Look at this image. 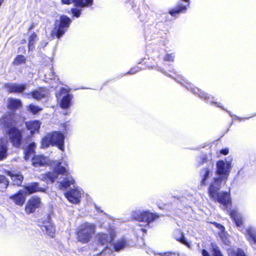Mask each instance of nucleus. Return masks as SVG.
Segmentation results:
<instances>
[{
	"instance_id": "nucleus-1",
	"label": "nucleus",
	"mask_w": 256,
	"mask_h": 256,
	"mask_svg": "<svg viewBox=\"0 0 256 256\" xmlns=\"http://www.w3.org/2000/svg\"><path fill=\"white\" fill-rule=\"evenodd\" d=\"M62 161H56L54 162V172H48L44 175V178L45 180L54 182L57 180L59 183V188L61 190L66 189L74 182V180L70 175L68 170L65 167L62 166Z\"/></svg>"
},
{
	"instance_id": "nucleus-2",
	"label": "nucleus",
	"mask_w": 256,
	"mask_h": 256,
	"mask_svg": "<svg viewBox=\"0 0 256 256\" xmlns=\"http://www.w3.org/2000/svg\"><path fill=\"white\" fill-rule=\"evenodd\" d=\"M220 180L216 178L210 182L208 187V195L211 199L222 204L224 207L226 208L227 204L230 203V194L227 192H221L218 190L221 188Z\"/></svg>"
},
{
	"instance_id": "nucleus-3",
	"label": "nucleus",
	"mask_w": 256,
	"mask_h": 256,
	"mask_svg": "<svg viewBox=\"0 0 256 256\" xmlns=\"http://www.w3.org/2000/svg\"><path fill=\"white\" fill-rule=\"evenodd\" d=\"M70 23L71 20L68 17L60 16V20H56L55 22L54 27L52 31V36L60 38L67 30Z\"/></svg>"
},
{
	"instance_id": "nucleus-4",
	"label": "nucleus",
	"mask_w": 256,
	"mask_h": 256,
	"mask_svg": "<svg viewBox=\"0 0 256 256\" xmlns=\"http://www.w3.org/2000/svg\"><path fill=\"white\" fill-rule=\"evenodd\" d=\"M94 226L88 222L81 224L77 232V238L78 241L83 243L87 242L94 232Z\"/></svg>"
},
{
	"instance_id": "nucleus-5",
	"label": "nucleus",
	"mask_w": 256,
	"mask_h": 256,
	"mask_svg": "<svg viewBox=\"0 0 256 256\" xmlns=\"http://www.w3.org/2000/svg\"><path fill=\"white\" fill-rule=\"evenodd\" d=\"M231 169V163L230 162H224L223 160H218L216 163V173L218 175V177L214 178L213 180L216 178L220 180V184L222 182L225 184L229 176Z\"/></svg>"
},
{
	"instance_id": "nucleus-6",
	"label": "nucleus",
	"mask_w": 256,
	"mask_h": 256,
	"mask_svg": "<svg viewBox=\"0 0 256 256\" xmlns=\"http://www.w3.org/2000/svg\"><path fill=\"white\" fill-rule=\"evenodd\" d=\"M132 217L138 221L145 222L149 225L150 223L152 222L156 218H158L154 214L148 211L135 210L132 214Z\"/></svg>"
},
{
	"instance_id": "nucleus-7",
	"label": "nucleus",
	"mask_w": 256,
	"mask_h": 256,
	"mask_svg": "<svg viewBox=\"0 0 256 256\" xmlns=\"http://www.w3.org/2000/svg\"><path fill=\"white\" fill-rule=\"evenodd\" d=\"M0 125L5 132L16 127V122L14 114L9 112L4 114L0 118Z\"/></svg>"
},
{
	"instance_id": "nucleus-8",
	"label": "nucleus",
	"mask_w": 256,
	"mask_h": 256,
	"mask_svg": "<svg viewBox=\"0 0 256 256\" xmlns=\"http://www.w3.org/2000/svg\"><path fill=\"white\" fill-rule=\"evenodd\" d=\"M10 142L15 147L20 146L22 142V131L16 127L6 132Z\"/></svg>"
},
{
	"instance_id": "nucleus-9",
	"label": "nucleus",
	"mask_w": 256,
	"mask_h": 256,
	"mask_svg": "<svg viewBox=\"0 0 256 256\" xmlns=\"http://www.w3.org/2000/svg\"><path fill=\"white\" fill-rule=\"evenodd\" d=\"M4 87L10 93L20 94L22 93L26 90V85L12 82L5 84Z\"/></svg>"
},
{
	"instance_id": "nucleus-10",
	"label": "nucleus",
	"mask_w": 256,
	"mask_h": 256,
	"mask_svg": "<svg viewBox=\"0 0 256 256\" xmlns=\"http://www.w3.org/2000/svg\"><path fill=\"white\" fill-rule=\"evenodd\" d=\"M52 138V146L56 145L62 151L64 150V136L60 132H54L50 133Z\"/></svg>"
},
{
	"instance_id": "nucleus-11",
	"label": "nucleus",
	"mask_w": 256,
	"mask_h": 256,
	"mask_svg": "<svg viewBox=\"0 0 256 256\" xmlns=\"http://www.w3.org/2000/svg\"><path fill=\"white\" fill-rule=\"evenodd\" d=\"M110 236L107 234L100 233L98 236V238L99 242L102 246H104L105 248H108V246L110 244V242L113 240L114 236V232L113 230H110Z\"/></svg>"
},
{
	"instance_id": "nucleus-12",
	"label": "nucleus",
	"mask_w": 256,
	"mask_h": 256,
	"mask_svg": "<svg viewBox=\"0 0 256 256\" xmlns=\"http://www.w3.org/2000/svg\"><path fill=\"white\" fill-rule=\"evenodd\" d=\"M81 192L78 189H72L65 194L67 199L72 203L78 204L80 202Z\"/></svg>"
},
{
	"instance_id": "nucleus-13",
	"label": "nucleus",
	"mask_w": 256,
	"mask_h": 256,
	"mask_svg": "<svg viewBox=\"0 0 256 256\" xmlns=\"http://www.w3.org/2000/svg\"><path fill=\"white\" fill-rule=\"evenodd\" d=\"M8 142L6 138H0V161L5 160L8 156Z\"/></svg>"
},
{
	"instance_id": "nucleus-14",
	"label": "nucleus",
	"mask_w": 256,
	"mask_h": 256,
	"mask_svg": "<svg viewBox=\"0 0 256 256\" xmlns=\"http://www.w3.org/2000/svg\"><path fill=\"white\" fill-rule=\"evenodd\" d=\"M48 94V90L45 88H39L31 92L32 96L36 100H40L42 98H45ZM24 95L29 98L30 94H24Z\"/></svg>"
},
{
	"instance_id": "nucleus-15",
	"label": "nucleus",
	"mask_w": 256,
	"mask_h": 256,
	"mask_svg": "<svg viewBox=\"0 0 256 256\" xmlns=\"http://www.w3.org/2000/svg\"><path fill=\"white\" fill-rule=\"evenodd\" d=\"M40 203L39 198H33L29 200L26 206V211L28 214L32 213L38 208Z\"/></svg>"
},
{
	"instance_id": "nucleus-16",
	"label": "nucleus",
	"mask_w": 256,
	"mask_h": 256,
	"mask_svg": "<svg viewBox=\"0 0 256 256\" xmlns=\"http://www.w3.org/2000/svg\"><path fill=\"white\" fill-rule=\"evenodd\" d=\"M26 195V192L20 190L17 194L10 196V198L16 204L22 206L25 202Z\"/></svg>"
},
{
	"instance_id": "nucleus-17",
	"label": "nucleus",
	"mask_w": 256,
	"mask_h": 256,
	"mask_svg": "<svg viewBox=\"0 0 256 256\" xmlns=\"http://www.w3.org/2000/svg\"><path fill=\"white\" fill-rule=\"evenodd\" d=\"M63 4H69L74 3L75 5L80 7H88L93 4V0H62Z\"/></svg>"
},
{
	"instance_id": "nucleus-18",
	"label": "nucleus",
	"mask_w": 256,
	"mask_h": 256,
	"mask_svg": "<svg viewBox=\"0 0 256 256\" xmlns=\"http://www.w3.org/2000/svg\"><path fill=\"white\" fill-rule=\"evenodd\" d=\"M246 236L251 245L256 244V228L252 226L247 228Z\"/></svg>"
},
{
	"instance_id": "nucleus-19",
	"label": "nucleus",
	"mask_w": 256,
	"mask_h": 256,
	"mask_svg": "<svg viewBox=\"0 0 256 256\" xmlns=\"http://www.w3.org/2000/svg\"><path fill=\"white\" fill-rule=\"evenodd\" d=\"M41 125V122L36 120L26 122V128L30 130L31 134L38 132Z\"/></svg>"
},
{
	"instance_id": "nucleus-20",
	"label": "nucleus",
	"mask_w": 256,
	"mask_h": 256,
	"mask_svg": "<svg viewBox=\"0 0 256 256\" xmlns=\"http://www.w3.org/2000/svg\"><path fill=\"white\" fill-rule=\"evenodd\" d=\"M174 237L177 241H178L182 244L186 245L188 248L190 247V243L186 239L183 232L180 230H175L174 232Z\"/></svg>"
},
{
	"instance_id": "nucleus-21",
	"label": "nucleus",
	"mask_w": 256,
	"mask_h": 256,
	"mask_svg": "<svg viewBox=\"0 0 256 256\" xmlns=\"http://www.w3.org/2000/svg\"><path fill=\"white\" fill-rule=\"evenodd\" d=\"M22 106V102L20 100L10 98L8 99L7 106L10 110H16L20 108Z\"/></svg>"
},
{
	"instance_id": "nucleus-22",
	"label": "nucleus",
	"mask_w": 256,
	"mask_h": 256,
	"mask_svg": "<svg viewBox=\"0 0 256 256\" xmlns=\"http://www.w3.org/2000/svg\"><path fill=\"white\" fill-rule=\"evenodd\" d=\"M40 228L44 232H46L50 236L53 238L54 236L56 229L51 222H48L44 223V224L41 226Z\"/></svg>"
},
{
	"instance_id": "nucleus-23",
	"label": "nucleus",
	"mask_w": 256,
	"mask_h": 256,
	"mask_svg": "<svg viewBox=\"0 0 256 256\" xmlns=\"http://www.w3.org/2000/svg\"><path fill=\"white\" fill-rule=\"evenodd\" d=\"M230 216L234 222L236 226L241 228L242 225V218L236 210H233L230 212Z\"/></svg>"
},
{
	"instance_id": "nucleus-24",
	"label": "nucleus",
	"mask_w": 256,
	"mask_h": 256,
	"mask_svg": "<svg viewBox=\"0 0 256 256\" xmlns=\"http://www.w3.org/2000/svg\"><path fill=\"white\" fill-rule=\"evenodd\" d=\"M182 0L186 2H188V4L186 5H184L182 4H180L176 8L170 10L169 14L172 16H174L180 12H186V10L187 9V6H189V0Z\"/></svg>"
},
{
	"instance_id": "nucleus-25",
	"label": "nucleus",
	"mask_w": 256,
	"mask_h": 256,
	"mask_svg": "<svg viewBox=\"0 0 256 256\" xmlns=\"http://www.w3.org/2000/svg\"><path fill=\"white\" fill-rule=\"evenodd\" d=\"M212 164L209 166L208 167L204 168L200 171V176L202 178L201 180V185L206 186V180L210 176V174L212 172Z\"/></svg>"
},
{
	"instance_id": "nucleus-26",
	"label": "nucleus",
	"mask_w": 256,
	"mask_h": 256,
	"mask_svg": "<svg viewBox=\"0 0 256 256\" xmlns=\"http://www.w3.org/2000/svg\"><path fill=\"white\" fill-rule=\"evenodd\" d=\"M36 147V144L34 142H32L25 148L24 159L26 160H28L32 157H34Z\"/></svg>"
},
{
	"instance_id": "nucleus-27",
	"label": "nucleus",
	"mask_w": 256,
	"mask_h": 256,
	"mask_svg": "<svg viewBox=\"0 0 256 256\" xmlns=\"http://www.w3.org/2000/svg\"><path fill=\"white\" fill-rule=\"evenodd\" d=\"M26 191L25 192L30 194L37 192H44V189L40 188L38 186V184L36 182L32 183L25 187Z\"/></svg>"
},
{
	"instance_id": "nucleus-28",
	"label": "nucleus",
	"mask_w": 256,
	"mask_h": 256,
	"mask_svg": "<svg viewBox=\"0 0 256 256\" xmlns=\"http://www.w3.org/2000/svg\"><path fill=\"white\" fill-rule=\"evenodd\" d=\"M72 98V96L70 94H68L67 95L64 96L61 100V108H68L70 106Z\"/></svg>"
},
{
	"instance_id": "nucleus-29",
	"label": "nucleus",
	"mask_w": 256,
	"mask_h": 256,
	"mask_svg": "<svg viewBox=\"0 0 256 256\" xmlns=\"http://www.w3.org/2000/svg\"><path fill=\"white\" fill-rule=\"evenodd\" d=\"M32 165L35 167L42 166L45 163L44 158L42 156H36L32 157Z\"/></svg>"
},
{
	"instance_id": "nucleus-30",
	"label": "nucleus",
	"mask_w": 256,
	"mask_h": 256,
	"mask_svg": "<svg viewBox=\"0 0 256 256\" xmlns=\"http://www.w3.org/2000/svg\"><path fill=\"white\" fill-rule=\"evenodd\" d=\"M50 133L47 134L42 140V148H45L48 147L50 144L52 146V138Z\"/></svg>"
},
{
	"instance_id": "nucleus-31",
	"label": "nucleus",
	"mask_w": 256,
	"mask_h": 256,
	"mask_svg": "<svg viewBox=\"0 0 256 256\" xmlns=\"http://www.w3.org/2000/svg\"><path fill=\"white\" fill-rule=\"evenodd\" d=\"M38 40V36L36 33H33L30 35L28 39V50H32L34 48V44Z\"/></svg>"
},
{
	"instance_id": "nucleus-32",
	"label": "nucleus",
	"mask_w": 256,
	"mask_h": 256,
	"mask_svg": "<svg viewBox=\"0 0 256 256\" xmlns=\"http://www.w3.org/2000/svg\"><path fill=\"white\" fill-rule=\"evenodd\" d=\"M11 178L14 182V185L20 186L24 179L23 176L19 174H12L11 175Z\"/></svg>"
},
{
	"instance_id": "nucleus-33",
	"label": "nucleus",
	"mask_w": 256,
	"mask_h": 256,
	"mask_svg": "<svg viewBox=\"0 0 256 256\" xmlns=\"http://www.w3.org/2000/svg\"><path fill=\"white\" fill-rule=\"evenodd\" d=\"M26 58L22 55H18L14 59L12 64L14 66H20L22 64H24L26 62Z\"/></svg>"
},
{
	"instance_id": "nucleus-34",
	"label": "nucleus",
	"mask_w": 256,
	"mask_h": 256,
	"mask_svg": "<svg viewBox=\"0 0 256 256\" xmlns=\"http://www.w3.org/2000/svg\"><path fill=\"white\" fill-rule=\"evenodd\" d=\"M8 182L5 176L0 175V190L3 191L7 188Z\"/></svg>"
},
{
	"instance_id": "nucleus-35",
	"label": "nucleus",
	"mask_w": 256,
	"mask_h": 256,
	"mask_svg": "<svg viewBox=\"0 0 256 256\" xmlns=\"http://www.w3.org/2000/svg\"><path fill=\"white\" fill-rule=\"evenodd\" d=\"M126 244V240L122 238L119 240H118L114 244V248L116 251L118 252L120 250L123 249Z\"/></svg>"
},
{
	"instance_id": "nucleus-36",
	"label": "nucleus",
	"mask_w": 256,
	"mask_h": 256,
	"mask_svg": "<svg viewBox=\"0 0 256 256\" xmlns=\"http://www.w3.org/2000/svg\"><path fill=\"white\" fill-rule=\"evenodd\" d=\"M28 110L33 114H36L42 110V108L37 106L30 104L28 106Z\"/></svg>"
},
{
	"instance_id": "nucleus-37",
	"label": "nucleus",
	"mask_w": 256,
	"mask_h": 256,
	"mask_svg": "<svg viewBox=\"0 0 256 256\" xmlns=\"http://www.w3.org/2000/svg\"><path fill=\"white\" fill-rule=\"evenodd\" d=\"M192 92L194 93H198V96L201 98H204L205 100H207L209 98V96H207L204 92H200V90L198 88H192L191 89Z\"/></svg>"
},
{
	"instance_id": "nucleus-38",
	"label": "nucleus",
	"mask_w": 256,
	"mask_h": 256,
	"mask_svg": "<svg viewBox=\"0 0 256 256\" xmlns=\"http://www.w3.org/2000/svg\"><path fill=\"white\" fill-rule=\"evenodd\" d=\"M208 157L205 154H202L199 158H198V162L200 164H202L204 162H207Z\"/></svg>"
},
{
	"instance_id": "nucleus-39",
	"label": "nucleus",
	"mask_w": 256,
	"mask_h": 256,
	"mask_svg": "<svg viewBox=\"0 0 256 256\" xmlns=\"http://www.w3.org/2000/svg\"><path fill=\"white\" fill-rule=\"evenodd\" d=\"M174 56L172 54H167L164 57V61L174 62Z\"/></svg>"
},
{
	"instance_id": "nucleus-40",
	"label": "nucleus",
	"mask_w": 256,
	"mask_h": 256,
	"mask_svg": "<svg viewBox=\"0 0 256 256\" xmlns=\"http://www.w3.org/2000/svg\"><path fill=\"white\" fill-rule=\"evenodd\" d=\"M212 256H222L220 250L218 248L217 246H213Z\"/></svg>"
},
{
	"instance_id": "nucleus-41",
	"label": "nucleus",
	"mask_w": 256,
	"mask_h": 256,
	"mask_svg": "<svg viewBox=\"0 0 256 256\" xmlns=\"http://www.w3.org/2000/svg\"><path fill=\"white\" fill-rule=\"evenodd\" d=\"M72 12L74 16H75L76 18L79 17L81 14L80 10H78L76 8H72Z\"/></svg>"
},
{
	"instance_id": "nucleus-42",
	"label": "nucleus",
	"mask_w": 256,
	"mask_h": 256,
	"mask_svg": "<svg viewBox=\"0 0 256 256\" xmlns=\"http://www.w3.org/2000/svg\"><path fill=\"white\" fill-rule=\"evenodd\" d=\"M158 256H178L176 255L175 254L171 253V252H165V253H161L157 254Z\"/></svg>"
},
{
	"instance_id": "nucleus-43",
	"label": "nucleus",
	"mask_w": 256,
	"mask_h": 256,
	"mask_svg": "<svg viewBox=\"0 0 256 256\" xmlns=\"http://www.w3.org/2000/svg\"><path fill=\"white\" fill-rule=\"evenodd\" d=\"M56 76L55 75L54 73L53 72L50 71L48 74V78L55 80L56 79Z\"/></svg>"
},
{
	"instance_id": "nucleus-44",
	"label": "nucleus",
	"mask_w": 256,
	"mask_h": 256,
	"mask_svg": "<svg viewBox=\"0 0 256 256\" xmlns=\"http://www.w3.org/2000/svg\"><path fill=\"white\" fill-rule=\"evenodd\" d=\"M236 256H246L244 252L241 249H238L236 252Z\"/></svg>"
},
{
	"instance_id": "nucleus-45",
	"label": "nucleus",
	"mask_w": 256,
	"mask_h": 256,
	"mask_svg": "<svg viewBox=\"0 0 256 256\" xmlns=\"http://www.w3.org/2000/svg\"><path fill=\"white\" fill-rule=\"evenodd\" d=\"M215 226L222 232H224V227L220 224L215 223Z\"/></svg>"
},
{
	"instance_id": "nucleus-46",
	"label": "nucleus",
	"mask_w": 256,
	"mask_h": 256,
	"mask_svg": "<svg viewBox=\"0 0 256 256\" xmlns=\"http://www.w3.org/2000/svg\"><path fill=\"white\" fill-rule=\"evenodd\" d=\"M138 70H139V69L138 68H132L130 69V70L128 73L130 74H134L137 72H138Z\"/></svg>"
},
{
	"instance_id": "nucleus-47",
	"label": "nucleus",
	"mask_w": 256,
	"mask_h": 256,
	"mask_svg": "<svg viewBox=\"0 0 256 256\" xmlns=\"http://www.w3.org/2000/svg\"><path fill=\"white\" fill-rule=\"evenodd\" d=\"M220 153L224 155H226L228 153V150L227 148L222 149L220 150Z\"/></svg>"
},
{
	"instance_id": "nucleus-48",
	"label": "nucleus",
	"mask_w": 256,
	"mask_h": 256,
	"mask_svg": "<svg viewBox=\"0 0 256 256\" xmlns=\"http://www.w3.org/2000/svg\"><path fill=\"white\" fill-rule=\"evenodd\" d=\"M202 256H210L209 253L206 250H202Z\"/></svg>"
},
{
	"instance_id": "nucleus-49",
	"label": "nucleus",
	"mask_w": 256,
	"mask_h": 256,
	"mask_svg": "<svg viewBox=\"0 0 256 256\" xmlns=\"http://www.w3.org/2000/svg\"><path fill=\"white\" fill-rule=\"evenodd\" d=\"M34 28V26L32 24L28 28V30H30Z\"/></svg>"
},
{
	"instance_id": "nucleus-50",
	"label": "nucleus",
	"mask_w": 256,
	"mask_h": 256,
	"mask_svg": "<svg viewBox=\"0 0 256 256\" xmlns=\"http://www.w3.org/2000/svg\"><path fill=\"white\" fill-rule=\"evenodd\" d=\"M216 104V106H217L218 107L221 108V106H220L219 105V104H218L217 102H212V103H211V104Z\"/></svg>"
},
{
	"instance_id": "nucleus-51",
	"label": "nucleus",
	"mask_w": 256,
	"mask_h": 256,
	"mask_svg": "<svg viewBox=\"0 0 256 256\" xmlns=\"http://www.w3.org/2000/svg\"><path fill=\"white\" fill-rule=\"evenodd\" d=\"M4 0H0V6H1L2 4L4 2Z\"/></svg>"
},
{
	"instance_id": "nucleus-52",
	"label": "nucleus",
	"mask_w": 256,
	"mask_h": 256,
	"mask_svg": "<svg viewBox=\"0 0 256 256\" xmlns=\"http://www.w3.org/2000/svg\"><path fill=\"white\" fill-rule=\"evenodd\" d=\"M64 164L66 165V166H67L68 165V162H64Z\"/></svg>"
},
{
	"instance_id": "nucleus-53",
	"label": "nucleus",
	"mask_w": 256,
	"mask_h": 256,
	"mask_svg": "<svg viewBox=\"0 0 256 256\" xmlns=\"http://www.w3.org/2000/svg\"><path fill=\"white\" fill-rule=\"evenodd\" d=\"M142 230L143 232L146 231V230H145L144 229V228H142Z\"/></svg>"
}]
</instances>
